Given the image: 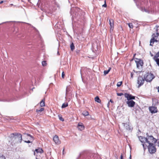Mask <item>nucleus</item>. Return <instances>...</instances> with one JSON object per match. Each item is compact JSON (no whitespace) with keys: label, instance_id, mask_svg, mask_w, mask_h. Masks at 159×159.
<instances>
[{"label":"nucleus","instance_id":"obj_48","mask_svg":"<svg viewBox=\"0 0 159 159\" xmlns=\"http://www.w3.org/2000/svg\"><path fill=\"white\" fill-rule=\"evenodd\" d=\"M34 155H35V152H34Z\"/></svg>","mask_w":159,"mask_h":159},{"label":"nucleus","instance_id":"obj_26","mask_svg":"<svg viewBox=\"0 0 159 159\" xmlns=\"http://www.w3.org/2000/svg\"><path fill=\"white\" fill-rule=\"evenodd\" d=\"M42 65L43 66H45L46 65V62L45 61H43L42 62Z\"/></svg>","mask_w":159,"mask_h":159},{"label":"nucleus","instance_id":"obj_45","mask_svg":"<svg viewBox=\"0 0 159 159\" xmlns=\"http://www.w3.org/2000/svg\"><path fill=\"white\" fill-rule=\"evenodd\" d=\"M144 11L145 12H147V11H146V10L145 9H144Z\"/></svg>","mask_w":159,"mask_h":159},{"label":"nucleus","instance_id":"obj_43","mask_svg":"<svg viewBox=\"0 0 159 159\" xmlns=\"http://www.w3.org/2000/svg\"><path fill=\"white\" fill-rule=\"evenodd\" d=\"M13 5L12 4H11L10 5V7H11V6H12Z\"/></svg>","mask_w":159,"mask_h":159},{"label":"nucleus","instance_id":"obj_15","mask_svg":"<svg viewBox=\"0 0 159 159\" xmlns=\"http://www.w3.org/2000/svg\"><path fill=\"white\" fill-rule=\"evenodd\" d=\"M109 21L110 26V31H112L114 28V20L112 19H110Z\"/></svg>","mask_w":159,"mask_h":159},{"label":"nucleus","instance_id":"obj_5","mask_svg":"<svg viewBox=\"0 0 159 159\" xmlns=\"http://www.w3.org/2000/svg\"><path fill=\"white\" fill-rule=\"evenodd\" d=\"M159 35V33H154L152 35V38L150 41V46H152L154 43L155 42H158L157 39Z\"/></svg>","mask_w":159,"mask_h":159},{"label":"nucleus","instance_id":"obj_17","mask_svg":"<svg viewBox=\"0 0 159 159\" xmlns=\"http://www.w3.org/2000/svg\"><path fill=\"white\" fill-rule=\"evenodd\" d=\"M44 100L43 99L40 102V105L41 107H43L45 106V102Z\"/></svg>","mask_w":159,"mask_h":159},{"label":"nucleus","instance_id":"obj_32","mask_svg":"<svg viewBox=\"0 0 159 159\" xmlns=\"http://www.w3.org/2000/svg\"><path fill=\"white\" fill-rule=\"evenodd\" d=\"M58 117L59 119H62V117L61 115H58Z\"/></svg>","mask_w":159,"mask_h":159},{"label":"nucleus","instance_id":"obj_10","mask_svg":"<svg viewBox=\"0 0 159 159\" xmlns=\"http://www.w3.org/2000/svg\"><path fill=\"white\" fill-rule=\"evenodd\" d=\"M125 98H126L128 101L131 100L132 99H134L135 97L133 96L131 94L125 93L124 94Z\"/></svg>","mask_w":159,"mask_h":159},{"label":"nucleus","instance_id":"obj_9","mask_svg":"<svg viewBox=\"0 0 159 159\" xmlns=\"http://www.w3.org/2000/svg\"><path fill=\"white\" fill-rule=\"evenodd\" d=\"M144 80L142 77H139L137 81V83L139 84V87L143 85L144 83Z\"/></svg>","mask_w":159,"mask_h":159},{"label":"nucleus","instance_id":"obj_8","mask_svg":"<svg viewBox=\"0 0 159 159\" xmlns=\"http://www.w3.org/2000/svg\"><path fill=\"white\" fill-rule=\"evenodd\" d=\"M25 137L27 139V140H25V142L27 143H29L31 142V141H33L34 140L33 138L31 135L29 134H26L25 135Z\"/></svg>","mask_w":159,"mask_h":159},{"label":"nucleus","instance_id":"obj_38","mask_svg":"<svg viewBox=\"0 0 159 159\" xmlns=\"http://www.w3.org/2000/svg\"><path fill=\"white\" fill-rule=\"evenodd\" d=\"M150 53V54L151 55V56L152 57L153 56V55L151 53V52Z\"/></svg>","mask_w":159,"mask_h":159},{"label":"nucleus","instance_id":"obj_34","mask_svg":"<svg viewBox=\"0 0 159 159\" xmlns=\"http://www.w3.org/2000/svg\"><path fill=\"white\" fill-rule=\"evenodd\" d=\"M65 148L64 147L63 148V154H64L65 153V152H64L65 151Z\"/></svg>","mask_w":159,"mask_h":159},{"label":"nucleus","instance_id":"obj_18","mask_svg":"<svg viewBox=\"0 0 159 159\" xmlns=\"http://www.w3.org/2000/svg\"><path fill=\"white\" fill-rule=\"evenodd\" d=\"M44 110V108H40L39 110H36V112L38 113V114H40V113L43 111Z\"/></svg>","mask_w":159,"mask_h":159},{"label":"nucleus","instance_id":"obj_27","mask_svg":"<svg viewBox=\"0 0 159 159\" xmlns=\"http://www.w3.org/2000/svg\"><path fill=\"white\" fill-rule=\"evenodd\" d=\"M128 24L130 28H132L133 27V26L132 23H129Z\"/></svg>","mask_w":159,"mask_h":159},{"label":"nucleus","instance_id":"obj_28","mask_svg":"<svg viewBox=\"0 0 159 159\" xmlns=\"http://www.w3.org/2000/svg\"><path fill=\"white\" fill-rule=\"evenodd\" d=\"M122 84V82H118L117 83V86L118 87H120V86H121V85Z\"/></svg>","mask_w":159,"mask_h":159},{"label":"nucleus","instance_id":"obj_23","mask_svg":"<svg viewBox=\"0 0 159 159\" xmlns=\"http://www.w3.org/2000/svg\"><path fill=\"white\" fill-rule=\"evenodd\" d=\"M70 47L71 50L73 51L75 47L73 43L71 44Z\"/></svg>","mask_w":159,"mask_h":159},{"label":"nucleus","instance_id":"obj_13","mask_svg":"<svg viewBox=\"0 0 159 159\" xmlns=\"http://www.w3.org/2000/svg\"><path fill=\"white\" fill-rule=\"evenodd\" d=\"M149 109L150 111L152 113H156L157 111V108L155 107H150Z\"/></svg>","mask_w":159,"mask_h":159},{"label":"nucleus","instance_id":"obj_30","mask_svg":"<svg viewBox=\"0 0 159 159\" xmlns=\"http://www.w3.org/2000/svg\"><path fill=\"white\" fill-rule=\"evenodd\" d=\"M117 95L118 96H121L122 95H123V94L122 93H117Z\"/></svg>","mask_w":159,"mask_h":159},{"label":"nucleus","instance_id":"obj_41","mask_svg":"<svg viewBox=\"0 0 159 159\" xmlns=\"http://www.w3.org/2000/svg\"><path fill=\"white\" fill-rule=\"evenodd\" d=\"M3 2V1H2L0 2V4L2 3Z\"/></svg>","mask_w":159,"mask_h":159},{"label":"nucleus","instance_id":"obj_14","mask_svg":"<svg viewBox=\"0 0 159 159\" xmlns=\"http://www.w3.org/2000/svg\"><path fill=\"white\" fill-rule=\"evenodd\" d=\"M79 130L82 131L84 129V126L83 124L82 123H79L77 126Z\"/></svg>","mask_w":159,"mask_h":159},{"label":"nucleus","instance_id":"obj_2","mask_svg":"<svg viewBox=\"0 0 159 159\" xmlns=\"http://www.w3.org/2000/svg\"><path fill=\"white\" fill-rule=\"evenodd\" d=\"M22 140V135L19 133H15L11 134L9 137V142L12 141L16 143H21Z\"/></svg>","mask_w":159,"mask_h":159},{"label":"nucleus","instance_id":"obj_6","mask_svg":"<svg viewBox=\"0 0 159 159\" xmlns=\"http://www.w3.org/2000/svg\"><path fill=\"white\" fill-rule=\"evenodd\" d=\"M155 78L154 75L151 73H147L144 76V79L147 82H150Z\"/></svg>","mask_w":159,"mask_h":159},{"label":"nucleus","instance_id":"obj_1","mask_svg":"<svg viewBox=\"0 0 159 159\" xmlns=\"http://www.w3.org/2000/svg\"><path fill=\"white\" fill-rule=\"evenodd\" d=\"M139 139L142 143V145L144 150L148 147V144L150 143V142L155 143L157 141L153 136H148V138L140 136Z\"/></svg>","mask_w":159,"mask_h":159},{"label":"nucleus","instance_id":"obj_20","mask_svg":"<svg viewBox=\"0 0 159 159\" xmlns=\"http://www.w3.org/2000/svg\"><path fill=\"white\" fill-rule=\"evenodd\" d=\"M111 69V68L110 67L109 68V69L108 70H104V75H106L108 73V72H109V71H110Z\"/></svg>","mask_w":159,"mask_h":159},{"label":"nucleus","instance_id":"obj_50","mask_svg":"<svg viewBox=\"0 0 159 159\" xmlns=\"http://www.w3.org/2000/svg\"><path fill=\"white\" fill-rule=\"evenodd\" d=\"M34 88H33V89H32V90H33V89H34Z\"/></svg>","mask_w":159,"mask_h":159},{"label":"nucleus","instance_id":"obj_25","mask_svg":"<svg viewBox=\"0 0 159 159\" xmlns=\"http://www.w3.org/2000/svg\"><path fill=\"white\" fill-rule=\"evenodd\" d=\"M68 106V104L67 103H63L62 106V108H64Z\"/></svg>","mask_w":159,"mask_h":159},{"label":"nucleus","instance_id":"obj_3","mask_svg":"<svg viewBox=\"0 0 159 159\" xmlns=\"http://www.w3.org/2000/svg\"><path fill=\"white\" fill-rule=\"evenodd\" d=\"M123 127V131L124 133L127 134L131 132L133 130V127L130 123L129 120H127L122 123Z\"/></svg>","mask_w":159,"mask_h":159},{"label":"nucleus","instance_id":"obj_11","mask_svg":"<svg viewBox=\"0 0 159 159\" xmlns=\"http://www.w3.org/2000/svg\"><path fill=\"white\" fill-rule=\"evenodd\" d=\"M53 140L55 143L57 144H59L61 143V141L60 140L58 136L57 135L54 136Z\"/></svg>","mask_w":159,"mask_h":159},{"label":"nucleus","instance_id":"obj_42","mask_svg":"<svg viewBox=\"0 0 159 159\" xmlns=\"http://www.w3.org/2000/svg\"><path fill=\"white\" fill-rule=\"evenodd\" d=\"M131 77H132L133 75V74H132V73H131Z\"/></svg>","mask_w":159,"mask_h":159},{"label":"nucleus","instance_id":"obj_22","mask_svg":"<svg viewBox=\"0 0 159 159\" xmlns=\"http://www.w3.org/2000/svg\"><path fill=\"white\" fill-rule=\"evenodd\" d=\"M82 114L84 116H87L89 115V113L87 111H84L82 113Z\"/></svg>","mask_w":159,"mask_h":159},{"label":"nucleus","instance_id":"obj_33","mask_svg":"<svg viewBox=\"0 0 159 159\" xmlns=\"http://www.w3.org/2000/svg\"><path fill=\"white\" fill-rule=\"evenodd\" d=\"M120 159H123V154H121L120 156Z\"/></svg>","mask_w":159,"mask_h":159},{"label":"nucleus","instance_id":"obj_16","mask_svg":"<svg viewBox=\"0 0 159 159\" xmlns=\"http://www.w3.org/2000/svg\"><path fill=\"white\" fill-rule=\"evenodd\" d=\"M35 152H36L37 153H42L43 152V151L42 149L40 148L36 149Z\"/></svg>","mask_w":159,"mask_h":159},{"label":"nucleus","instance_id":"obj_21","mask_svg":"<svg viewBox=\"0 0 159 159\" xmlns=\"http://www.w3.org/2000/svg\"><path fill=\"white\" fill-rule=\"evenodd\" d=\"M159 57V51L153 57V59L157 58Z\"/></svg>","mask_w":159,"mask_h":159},{"label":"nucleus","instance_id":"obj_24","mask_svg":"<svg viewBox=\"0 0 159 159\" xmlns=\"http://www.w3.org/2000/svg\"><path fill=\"white\" fill-rule=\"evenodd\" d=\"M154 60L156 62L157 64L159 66V58H156L155 59H154Z\"/></svg>","mask_w":159,"mask_h":159},{"label":"nucleus","instance_id":"obj_7","mask_svg":"<svg viewBox=\"0 0 159 159\" xmlns=\"http://www.w3.org/2000/svg\"><path fill=\"white\" fill-rule=\"evenodd\" d=\"M135 62L137 65V68L139 69H141L143 64V61L140 59L136 58Z\"/></svg>","mask_w":159,"mask_h":159},{"label":"nucleus","instance_id":"obj_4","mask_svg":"<svg viewBox=\"0 0 159 159\" xmlns=\"http://www.w3.org/2000/svg\"><path fill=\"white\" fill-rule=\"evenodd\" d=\"M153 143L150 142L148 143V145L147 147L148 148L149 152L151 154L154 153L156 151V149Z\"/></svg>","mask_w":159,"mask_h":159},{"label":"nucleus","instance_id":"obj_39","mask_svg":"<svg viewBox=\"0 0 159 159\" xmlns=\"http://www.w3.org/2000/svg\"><path fill=\"white\" fill-rule=\"evenodd\" d=\"M157 89H158V91L159 92V86L158 87V88H157Z\"/></svg>","mask_w":159,"mask_h":159},{"label":"nucleus","instance_id":"obj_46","mask_svg":"<svg viewBox=\"0 0 159 159\" xmlns=\"http://www.w3.org/2000/svg\"><path fill=\"white\" fill-rule=\"evenodd\" d=\"M105 3H106V1H104Z\"/></svg>","mask_w":159,"mask_h":159},{"label":"nucleus","instance_id":"obj_44","mask_svg":"<svg viewBox=\"0 0 159 159\" xmlns=\"http://www.w3.org/2000/svg\"><path fill=\"white\" fill-rule=\"evenodd\" d=\"M110 104V103L109 102L108 103V106H109V105Z\"/></svg>","mask_w":159,"mask_h":159},{"label":"nucleus","instance_id":"obj_29","mask_svg":"<svg viewBox=\"0 0 159 159\" xmlns=\"http://www.w3.org/2000/svg\"><path fill=\"white\" fill-rule=\"evenodd\" d=\"M0 159H6L5 156L2 155L1 156H0Z\"/></svg>","mask_w":159,"mask_h":159},{"label":"nucleus","instance_id":"obj_12","mask_svg":"<svg viewBox=\"0 0 159 159\" xmlns=\"http://www.w3.org/2000/svg\"><path fill=\"white\" fill-rule=\"evenodd\" d=\"M126 102L129 107H134L135 104V102L133 100L128 101Z\"/></svg>","mask_w":159,"mask_h":159},{"label":"nucleus","instance_id":"obj_19","mask_svg":"<svg viewBox=\"0 0 159 159\" xmlns=\"http://www.w3.org/2000/svg\"><path fill=\"white\" fill-rule=\"evenodd\" d=\"M95 100L98 103H100L101 102L100 99L98 96H96L95 98Z\"/></svg>","mask_w":159,"mask_h":159},{"label":"nucleus","instance_id":"obj_35","mask_svg":"<svg viewBox=\"0 0 159 159\" xmlns=\"http://www.w3.org/2000/svg\"><path fill=\"white\" fill-rule=\"evenodd\" d=\"M102 7H107L106 4V3H105L104 4L102 5Z\"/></svg>","mask_w":159,"mask_h":159},{"label":"nucleus","instance_id":"obj_37","mask_svg":"<svg viewBox=\"0 0 159 159\" xmlns=\"http://www.w3.org/2000/svg\"><path fill=\"white\" fill-rule=\"evenodd\" d=\"M110 102H111V103H113V101H112V100L111 99H110Z\"/></svg>","mask_w":159,"mask_h":159},{"label":"nucleus","instance_id":"obj_36","mask_svg":"<svg viewBox=\"0 0 159 159\" xmlns=\"http://www.w3.org/2000/svg\"><path fill=\"white\" fill-rule=\"evenodd\" d=\"M68 89L67 88L66 89V95L68 93Z\"/></svg>","mask_w":159,"mask_h":159},{"label":"nucleus","instance_id":"obj_40","mask_svg":"<svg viewBox=\"0 0 159 159\" xmlns=\"http://www.w3.org/2000/svg\"><path fill=\"white\" fill-rule=\"evenodd\" d=\"M129 159H131V155H130L129 157Z\"/></svg>","mask_w":159,"mask_h":159},{"label":"nucleus","instance_id":"obj_31","mask_svg":"<svg viewBox=\"0 0 159 159\" xmlns=\"http://www.w3.org/2000/svg\"><path fill=\"white\" fill-rule=\"evenodd\" d=\"M65 76V73L64 72H63L62 73V77L64 78Z\"/></svg>","mask_w":159,"mask_h":159},{"label":"nucleus","instance_id":"obj_49","mask_svg":"<svg viewBox=\"0 0 159 159\" xmlns=\"http://www.w3.org/2000/svg\"><path fill=\"white\" fill-rule=\"evenodd\" d=\"M62 120V121H63L64 120Z\"/></svg>","mask_w":159,"mask_h":159},{"label":"nucleus","instance_id":"obj_47","mask_svg":"<svg viewBox=\"0 0 159 159\" xmlns=\"http://www.w3.org/2000/svg\"><path fill=\"white\" fill-rule=\"evenodd\" d=\"M57 54L58 55H59V52H57Z\"/></svg>","mask_w":159,"mask_h":159}]
</instances>
